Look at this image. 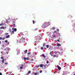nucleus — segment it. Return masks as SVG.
Wrapping results in <instances>:
<instances>
[{"instance_id": "1", "label": "nucleus", "mask_w": 75, "mask_h": 75, "mask_svg": "<svg viewBox=\"0 0 75 75\" xmlns=\"http://www.w3.org/2000/svg\"><path fill=\"white\" fill-rule=\"evenodd\" d=\"M45 24H46V25H50V22H46L45 23Z\"/></svg>"}, {"instance_id": "2", "label": "nucleus", "mask_w": 75, "mask_h": 75, "mask_svg": "<svg viewBox=\"0 0 75 75\" xmlns=\"http://www.w3.org/2000/svg\"><path fill=\"white\" fill-rule=\"evenodd\" d=\"M57 67L58 68V69H59V70H61V67H59V66L58 65L57 66Z\"/></svg>"}, {"instance_id": "3", "label": "nucleus", "mask_w": 75, "mask_h": 75, "mask_svg": "<svg viewBox=\"0 0 75 75\" xmlns=\"http://www.w3.org/2000/svg\"><path fill=\"white\" fill-rule=\"evenodd\" d=\"M20 53V50H18L17 54V55H18V54H19Z\"/></svg>"}, {"instance_id": "4", "label": "nucleus", "mask_w": 75, "mask_h": 75, "mask_svg": "<svg viewBox=\"0 0 75 75\" xmlns=\"http://www.w3.org/2000/svg\"><path fill=\"white\" fill-rule=\"evenodd\" d=\"M73 30H74V32L75 33V23L74 24V26H73Z\"/></svg>"}, {"instance_id": "5", "label": "nucleus", "mask_w": 75, "mask_h": 75, "mask_svg": "<svg viewBox=\"0 0 75 75\" xmlns=\"http://www.w3.org/2000/svg\"><path fill=\"white\" fill-rule=\"evenodd\" d=\"M44 25H45V24H43L42 25V27L43 28H45V26H44Z\"/></svg>"}, {"instance_id": "6", "label": "nucleus", "mask_w": 75, "mask_h": 75, "mask_svg": "<svg viewBox=\"0 0 75 75\" xmlns=\"http://www.w3.org/2000/svg\"><path fill=\"white\" fill-rule=\"evenodd\" d=\"M24 59L25 60H28V57H27V58L25 57L24 58Z\"/></svg>"}, {"instance_id": "7", "label": "nucleus", "mask_w": 75, "mask_h": 75, "mask_svg": "<svg viewBox=\"0 0 75 75\" xmlns=\"http://www.w3.org/2000/svg\"><path fill=\"white\" fill-rule=\"evenodd\" d=\"M10 37V35H8L6 36V38H8Z\"/></svg>"}, {"instance_id": "8", "label": "nucleus", "mask_w": 75, "mask_h": 75, "mask_svg": "<svg viewBox=\"0 0 75 75\" xmlns=\"http://www.w3.org/2000/svg\"><path fill=\"white\" fill-rule=\"evenodd\" d=\"M13 25V28H14V27H16V24H14Z\"/></svg>"}, {"instance_id": "9", "label": "nucleus", "mask_w": 75, "mask_h": 75, "mask_svg": "<svg viewBox=\"0 0 75 75\" xmlns=\"http://www.w3.org/2000/svg\"><path fill=\"white\" fill-rule=\"evenodd\" d=\"M14 31L13 30L12 32V33H11V35H12V34H14Z\"/></svg>"}, {"instance_id": "10", "label": "nucleus", "mask_w": 75, "mask_h": 75, "mask_svg": "<svg viewBox=\"0 0 75 75\" xmlns=\"http://www.w3.org/2000/svg\"><path fill=\"white\" fill-rule=\"evenodd\" d=\"M0 28L1 29H4L5 28L4 27H3V26H2Z\"/></svg>"}, {"instance_id": "11", "label": "nucleus", "mask_w": 75, "mask_h": 75, "mask_svg": "<svg viewBox=\"0 0 75 75\" xmlns=\"http://www.w3.org/2000/svg\"><path fill=\"white\" fill-rule=\"evenodd\" d=\"M57 46L58 47H59L60 46H61V45L60 44H58L57 45Z\"/></svg>"}, {"instance_id": "12", "label": "nucleus", "mask_w": 75, "mask_h": 75, "mask_svg": "<svg viewBox=\"0 0 75 75\" xmlns=\"http://www.w3.org/2000/svg\"><path fill=\"white\" fill-rule=\"evenodd\" d=\"M16 24V22L15 21H14L13 22V23H12V25H14V24Z\"/></svg>"}, {"instance_id": "13", "label": "nucleus", "mask_w": 75, "mask_h": 75, "mask_svg": "<svg viewBox=\"0 0 75 75\" xmlns=\"http://www.w3.org/2000/svg\"><path fill=\"white\" fill-rule=\"evenodd\" d=\"M27 52V50H26L24 52V53L25 54H26Z\"/></svg>"}, {"instance_id": "14", "label": "nucleus", "mask_w": 75, "mask_h": 75, "mask_svg": "<svg viewBox=\"0 0 75 75\" xmlns=\"http://www.w3.org/2000/svg\"><path fill=\"white\" fill-rule=\"evenodd\" d=\"M46 46L47 48H48V47H49V45H46Z\"/></svg>"}, {"instance_id": "15", "label": "nucleus", "mask_w": 75, "mask_h": 75, "mask_svg": "<svg viewBox=\"0 0 75 75\" xmlns=\"http://www.w3.org/2000/svg\"><path fill=\"white\" fill-rule=\"evenodd\" d=\"M42 56L43 57V58H45V55H44V54H42Z\"/></svg>"}, {"instance_id": "16", "label": "nucleus", "mask_w": 75, "mask_h": 75, "mask_svg": "<svg viewBox=\"0 0 75 75\" xmlns=\"http://www.w3.org/2000/svg\"><path fill=\"white\" fill-rule=\"evenodd\" d=\"M40 67H43V65L42 64H41L40 66Z\"/></svg>"}, {"instance_id": "17", "label": "nucleus", "mask_w": 75, "mask_h": 75, "mask_svg": "<svg viewBox=\"0 0 75 75\" xmlns=\"http://www.w3.org/2000/svg\"><path fill=\"white\" fill-rule=\"evenodd\" d=\"M33 24H35V21H34V20H33Z\"/></svg>"}, {"instance_id": "18", "label": "nucleus", "mask_w": 75, "mask_h": 75, "mask_svg": "<svg viewBox=\"0 0 75 75\" xmlns=\"http://www.w3.org/2000/svg\"><path fill=\"white\" fill-rule=\"evenodd\" d=\"M6 23H8V20H6Z\"/></svg>"}, {"instance_id": "19", "label": "nucleus", "mask_w": 75, "mask_h": 75, "mask_svg": "<svg viewBox=\"0 0 75 75\" xmlns=\"http://www.w3.org/2000/svg\"><path fill=\"white\" fill-rule=\"evenodd\" d=\"M30 54H31V52H28V55H30Z\"/></svg>"}, {"instance_id": "20", "label": "nucleus", "mask_w": 75, "mask_h": 75, "mask_svg": "<svg viewBox=\"0 0 75 75\" xmlns=\"http://www.w3.org/2000/svg\"><path fill=\"white\" fill-rule=\"evenodd\" d=\"M4 59H3L2 60V63H4Z\"/></svg>"}, {"instance_id": "21", "label": "nucleus", "mask_w": 75, "mask_h": 75, "mask_svg": "<svg viewBox=\"0 0 75 75\" xmlns=\"http://www.w3.org/2000/svg\"><path fill=\"white\" fill-rule=\"evenodd\" d=\"M1 25H4L3 24V23H2L0 24V26H1Z\"/></svg>"}, {"instance_id": "22", "label": "nucleus", "mask_w": 75, "mask_h": 75, "mask_svg": "<svg viewBox=\"0 0 75 75\" xmlns=\"http://www.w3.org/2000/svg\"><path fill=\"white\" fill-rule=\"evenodd\" d=\"M56 56L55 54H54V55H53V57H54V58L56 57Z\"/></svg>"}, {"instance_id": "23", "label": "nucleus", "mask_w": 75, "mask_h": 75, "mask_svg": "<svg viewBox=\"0 0 75 75\" xmlns=\"http://www.w3.org/2000/svg\"><path fill=\"white\" fill-rule=\"evenodd\" d=\"M14 31L16 32L17 31V29L16 28H14Z\"/></svg>"}, {"instance_id": "24", "label": "nucleus", "mask_w": 75, "mask_h": 75, "mask_svg": "<svg viewBox=\"0 0 75 75\" xmlns=\"http://www.w3.org/2000/svg\"><path fill=\"white\" fill-rule=\"evenodd\" d=\"M31 73V71H28V73L29 74H30Z\"/></svg>"}, {"instance_id": "25", "label": "nucleus", "mask_w": 75, "mask_h": 75, "mask_svg": "<svg viewBox=\"0 0 75 75\" xmlns=\"http://www.w3.org/2000/svg\"><path fill=\"white\" fill-rule=\"evenodd\" d=\"M8 33H5V35H8Z\"/></svg>"}, {"instance_id": "26", "label": "nucleus", "mask_w": 75, "mask_h": 75, "mask_svg": "<svg viewBox=\"0 0 75 75\" xmlns=\"http://www.w3.org/2000/svg\"><path fill=\"white\" fill-rule=\"evenodd\" d=\"M53 38H54V37H55L56 38V35H54V36H53Z\"/></svg>"}, {"instance_id": "27", "label": "nucleus", "mask_w": 75, "mask_h": 75, "mask_svg": "<svg viewBox=\"0 0 75 75\" xmlns=\"http://www.w3.org/2000/svg\"><path fill=\"white\" fill-rule=\"evenodd\" d=\"M44 46H45V43L43 44V47H44Z\"/></svg>"}, {"instance_id": "28", "label": "nucleus", "mask_w": 75, "mask_h": 75, "mask_svg": "<svg viewBox=\"0 0 75 75\" xmlns=\"http://www.w3.org/2000/svg\"><path fill=\"white\" fill-rule=\"evenodd\" d=\"M1 59H3V57H1Z\"/></svg>"}, {"instance_id": "29", "label": "nucleus", "mask_w": 75, "mask_h": 75, "mask_svg": "<svg viewBox=\"0 0 75 75\" xmlns=\"http://www.w3.org/2000/svg\"><path fill=\"white\" fill-rule=\"evenodd\" d=\"M40 67V65H38V66H37V68H38Z\"/></svg>"}, {"instance_id": "30", "label": "nucleus", "mask_w": 75, "mask_h": 75, "mask_svg": "<svg viewBox=\"0 0 75 75\" xmlns=\"http://www.w3.org/2000/svg\"><path fill=\"white\" fill-rule=\"evenodd\" d=\"M50 55H52V52H50Z\"/></svg>"}, {"instance_id": "31", "label": "nucleus", "mask_w": 75, "mask_h": 75, "mask_svg": "<svg viewBox=\"0 0 75 75\" xmlns=\"http://www.w3.org/2000/svg\"><path fill=\"white\" fill-rule=\"evenodd\" d=\"M21 67H23V66H24V65L23 64H21Z\"/></svg>"}, {"instance_id": "32", "label": "nucleus", "mask_w": 75, "mask_h": 75, "mask_svg": "<svg viewBox=\"0 0 75 75\" xmlns=\"http://www.w3.org/2000/svg\"><path fill=\"white\" fill-rule=\"evenodd\" d=\"M20 68L21 69H23V67H20Z\"/></svg>"}, {"instance_id": "33", "label": "nucleus", "mask_w": 75, "mask_h": 75, "mask_svg": "<svg viewBox=\"0 0 75 75\" xmlns=\"http://www.w3.org/2000/svg\"><path fill=\"white\" fill-rule=\"evenodd\" d=\"M52 30H55V28L53 27V28H52Z\"/></svg>"}, {"instance_id": "34", "label": "nucleus", "mask_w": 75, "mask_h": 75, "mask_svg": "<svg viewBox=\"0 0 75 75\" xmlns=\"http://www.w3.org/2000/svg\"><path fill=\"white\" fill-rule=\"evenodd\" d=\"M5 42H7V40H5Z\"/></svg>"}, {"instance_id": "35", "label": "nucleus", "mask_w": 75, "mask_h": 75, "mask_svg": "<svg viewBox=\"0 0 75 75\" xmlns=\"http://www.w3.org/2000/svg\"><path fill=\"white\" fill-rule=\"evenodd\" d=\"M41 50H43V47H41Z\"/></svg>"}, {"instance_id": "36", "label": "nucleus", "mask_w": 75, "mask_h": 75, "mask_svg": "<svg viewBox=\"0 0 75 75\" xmlns=\"http://www.w3.org/2000/svg\"><path fill=\"white\" fill-rule=\"evenodd\" d=\"M37 75V73H35V75Z\"/></svg>"}, {"instance_id": "37", "label": "nucleus", "mask_w": 75, "mask_h": 75, "mask_svg": "<svg viewBox=\"0 0 75 75\" xmlns=\"http://www.w3.org/2000/svg\"><path fill=\"white\" fill-rule=\"evenodd\" d=\"M57 42H59V40H57Z\"/></svg>"}, {"instance_id": "38", "label": "nucleus", "mask_w": 75, "mask_h": 75, "mask_svg": "<svg viewBox=\"0 0 75 75\" xmlns=\"http://www.w3.org/2000/svg\"><path fill=\"white\" fill-rule=\"evenodd\" d=\"M1 54H3V52H1Z\"/></svg>"}, {"instance_id": "39", "label": "nucleus", "mask_w": 75, "mask_h": 75, "mask_svg": "<svg viewBox=\"0 0 75 75\" xmlns=\"http://www.w3.org/2000/svg\"><path fill=\"white\" fill-rule=\"evenodd\" d=\"M0 75H2V74L1 72H0Z\"/></svg>"}, {"instance_id": "40", "label": "nucleus", "mask_w": 75, "mask_h": 75, "mask_svg": "<svg viewBox=\"0 0 75 75\" xmlns=\"http://www.w3.org/2000/svg\"><path fill=\"white\" fill-rule=\"evenodd\" d=\"M5 39V38H2V40H4Z\"/></svg>"}, {"instance_id": "41", "label": "nucleus", "mask_w": 75, "mask_h": 75, "mask_svg": "<svg viewBox=\"0 0 75 75\" xmlns=\"http://www.w3.org/2000/svg\"><path fill=\"white\" fill-rule=\"evenodd\" d=\"M15 20H18V18H15L14 19Z\"/></svg>"}, {"instance_id": "42", "label": "nucleus", "mask_w": 75, "mask_h": 75, "mask_svg": "<svg viewBox=\"0 0 75 75\" xmlns=\"http://www.w3.org/2000/svg\"><path fill=\"white\" fill-rule=\"evenodd\" d=\"M57 31H59V29H57Z\"/></svg>"}, {"instance_id": "43", "label": "nucleus", "mask_w": 75, "mask_h": 75, "mask_svg": "<svg viewBox=\"0 0 75 75\" xmlns=\"http://www.w3.org/2000/svg\"><path fill=\"white\" fill-rule=\"evenodd\" d=\"M48 63H49V62H48V61H47V64H48Z\"/></svg>"}, {"instance_id": "44", "label": "nucleus", "mask_w": 75, "mask_h": 75, "mask_svg": "<svg viewBox=\"0 0 75 75\" xmlns=\"http://www.w3.org/2000/svg\"><path fill=\"white\" fill-rule=\"evenodd\" d=\"M40 73H41V72H42V71H40Z\"/></svg>"}, {"instance_id": "45", "label": "nucleus", "mask_w": 75, "mask_h": 75, "mask_svg": "<svg viewBox=\"0 0 75 75\" xmlns=\"http://www.w3.org/2000/svg\"><path fill=\"white\" fill-rule=\"evenodd\" d=\"M0 40H2V39H1V37H0Z\"/></svg>"}, {"instance_id": "46", "label": "nucleus", "mask_w": 75, "mask_h": 75, "mask_svg": "<svg viewBox=\"0 0 75 75\" xmlns=\"http://www.w3.org/2000/svg\"><path fill=\"white\" fill-rule=\"evenodd\" d=\"M23 39L24 40H25V38H23Z\"/></svg>"}, {"instance_id": "47", "label": "nucleus", "mask_w": 75, "mask_h": 75, "mask_svg": "<svg viewBox=\"0 0 75 75\" xmlns=\"http://www.w3.org/2000/svg\"><path fill=\"white\" fill-rule=\"evenodd\" d=\"M33 59H31V61H33Z\"/></svg>"}, {"instance_id": "48", "label": "nucleus", "mask_w": 75, "mask_h": 75, "mask_svg": "<svg viewBox=\"0 0 75 75\" xmlns=\"http://www.w3.org/2000/svg\"><path fill=\"white\" fill-rule=\"evenodd\" d=\"M54 52H55V53H56L55 54H57V53H57V52L56 51H55Z\"/></svg>"}, {"instance_id": "49", "label": "nucleus", "mask_w": 75, "mask_h": 75, "mask_svg": "<svg viewBox=\"0 0 75 75\" xmlns=\"http://www.w3.org/2000/svg\"><path fill=\"white\" fill-rule=\"evenodd\" d=\"M4 64H6V65H7V63H5Z\"/></svg>"}, {"instance_id": "50", "label": "nucleus", "mask_w": 75, "mask_h": 75, "mask_svg": "<svg viewBox=\"0 0 75 75\" xmlns=\"http://www.w3.org/2000/svg\"><path fill=\"white\" fill-rule=\"evenodd\" d=\"M0 44H1V41H0Z\"/></svg>"}, {"instance_id": "51", "label": "nucleus", "mask_w": 75, "mask_h": 75, "mask_svg": "<svg viewBox=\"0 0 75 75\" xmlns=\"http://www.w3.org/2000/svg\"><path fill=\"white\" fill-rule=\"evenodd\" d=\"M12 30H14V28H12Z\"/></svg>"}, {"instance_id": "52", "label": "nucleus", "mask_w": 75, "mask_h": 75, "mask_svg": "<svg viewBox=\"0 0 75 75\" xmlns=\"http://www.w3.org/2000/svg\"><path fill=\"white\" fill-rule=\"evenodd\" d=\"M56 31H54V33H56Z\"/></svg>"}, {"instance_id": "53", "label": "nucleus", "mask_w": 75, "mask_h": 75, "mask_svg": "<svg viewBox=\"0 0 75 75\" xmlns=\"http://www.w3.org/2000/svg\"><path fill=\"white\" fill-rule=\"evenodd\" d=\"M6 53H7V54H8V52H6Z\"/></svg>"}, {"instance_id": "54", "label": "nucleus", "mask_w": 75, "mask_h": 75, "mask_svg": "<svg viewBox=\"0 0 75 75\" xmlns=\"http://www.w3.org/2000/svg\"><path fill=\"white\" fill-rule=\"evenodd\" d=\"M6 49H4V50H6Z\"/></svg>"}, {"instance_id": "55", "label": "nucleus", "mask_w": 75, "mask_h": 75, "mask_svg": "<svg viewBox=\"0 0 75 75\" xmlns=\"http://www.w3.org/2000/svg\"><path fill=\"white\" fill-rule=\"evenodd\" d=\"M59 34L60 36H61V35H60V34Z\"/></svg>"}, {"instance_id": "56", "label": "nucleus", "mask_w": 75, "mask_h": 75, "mask_svg": "<svg viewBox=\"0 0 75 75\" xmlns=\"http://www.w3.org/2000/svg\"><path fill=\"white\" fill-rule=\"evenodd\" d=\"M37 29H35V30H37Z\"/></svg>"}, {"instance_id": "57", "label": "nucleus", "mask_w": 75, "mask_h": 75, "mask_svg": "<svg viewBox=\"0 0 75 75\" xmlns=\"http://www.w3.org/2000/svg\"><path fill=\"white\" fill-rule=\"evenodd\" d=\"M73 75H75V74H73Z\"/></svg>"}, {"instance_id": "58", "label": "nucleus", "mask_w": 75, "mask_h": 75, "mask_svg": "<svg viewBox=\"0 0 75 75\" xmlns=\"http://www.w3.org/2000/svg\"><path fill=\"white\" fill-rule=\"evenodd\" d=\"M51 56H52V55H51Z\"/></svg>"}]
</instances>
